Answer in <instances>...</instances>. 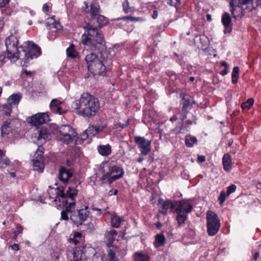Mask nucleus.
I'll use <instances>...</instances> for the list:
<instances>
[{
	"label": "nucleus",
	"instance_id": "obj_1",
	"mask_svg": "<svg viewBox=\"0 0 261 261\" xmlns=\"http://www.w3.org/2000/svg\"><path fill=\"white\" fill-rule=\"evenodd\" d=\"M48 194L49 199L53 200L52 201L62 202L66 210L70 213V219L76 226L82 225L87 219L90 214L87 206L76 211L73 210L75 205V197L77 194V190L76 189L68 187L66 193H65L62 187L51 188L48 191Z\"/></svg>",
	"mask_w": 261,
	"mask_h": 261
},
{
	"label": "nucleus",
	"instance_id": "obj_2",
	"mask_svg": "<svg viewBox=\"0 0 261 261\" xmlns=\"http://www.w3.org/2000/svg\"><path fill=\"white\" fill-rule=\"evenodd\" d=\"M93 20H96L98 24V28L93 27L90 23H87L84 27V33L81 37L82 44L90 50H102L106 48L105 41L100 29L109 23L107 17L98 14Z\"/></svg>",
	"mask_w": 261,
	"mask_h": 261
},
{
	"label": "nucleus",
	"instance_id": "obj_3",
	"mask_svg": "<svg viewBox=\"0 0 261 261\" xmlns=\"http://www.w3.org/2000/svg\"><path fill=\"white\" fill-rule=\"evenodd\" d=\"M71 108L77 114L89 118L96 115L100 106L97 98L88 93H84L79 99L72 102Z\"/></svg>",
	"mask_w": 261,
	"mask_h": 261
},
{
	"label": "nucleus",
	"instance_id": "obj_4",
	"mask_svg": "<svg viewBox=\"0 0 261 261\" xmlns=\"http://www.w3.org/2000/svg\"><path fill=\"white\" fill-rule=\"evenodd\" d=\"M261 5V0H229L230 11L234 18L242 17L246 11L250 12Z\"/></svg>",
	"mask_w": 261,
	"mask_h": 261
},
{
	"label": "nucleus",
	"instance_id": "obj_5",
	"mask_svg": "<svg viewBox=\"0 0 261 261\" xmlns=\"http://www.w3.org/2000/svg\"><path fill=\"white\" fill-rule=\"evenodd\" d=\"M96 50L100 51L101 60L95 64H92L88 67V71L93 75L105 76L107 71L110 69L112 65V59L111 56L108 51L105 50ZM93 51V50H91Z\"/></svg>",
	"mask_w": 261,
	"mask_h": 261
},
{
	"label": "nucleus",
	"instance_id": "obj_6",
	"mask_svg": "<svg viewBox=\"0 0 261 261\" xmlns=\"http://www.w3.org/2000/svg\"><path fill=\"white\" fill-rule=\"evenodd\" d=\"M5 44L8 58L15 61L21 58L22 50L18 47V39L16 36L11 35L7 38Z\"/></svg>",
	"mask_w": 261,
	"mask_h": 261
},
{
	"label": "nucleus",
	"instance_id": "obj_7",
	"mask_svg": "<svg viewBox=\"0 0 261 261\" xmlns=\"http://www.w3.org/2000/svg\"><path fill=\"white\" fill-rule=\"evenodd\" d=\"M124 174V171L121 167L116 165H110L108 171L104 172L100 180L102 184H112L114 181L122 178Z\"/></svg>",
	"mask_w": 261,
	"mask_h": 261
},
{
	"label": "nucleus",
	"instance_id": "obj_8",
	"mask_svg": "<svg viewBox=\"0 0 261 261\" xmlns=\"http://www.w3.org/2000/svg\"><path fill=\"white\" fill-rule=\"evenodd\" d=\"M19 48L22 50L21 57H23L24 61L36 58L41 54V48L31 41L24 42Z\"/></svg>",
	"mask_w": 261,
	"mask_h": 261
},
{
	"label": "nucleus",
	"instance_id": "obj_9",
	"mask_svg": "<svg viewBox=\"0 0 261 261\" xmlns=\"http://www.w3.org/2000/svg\"><path fill=\"white\" fill-rule=\"evenodd\" d=\"M207 233L209 236L216 235L220 227L221 223L217 215L212 211H208L206 216Z\"/></svg>",
	"mask_w": 261,
	"mask_h": 261
},
{
	"label": "nucleus",
	"instance_id": "obj_10",
	"mask_svg": "<svg viewBox=\"0 0 261 261\" xmlns=\"http://www.w3.org/2000/svg\"><path fill=\"white\" fill-rule=\"evenodd\" d=\"M58 140L65 144L73 142L77 135L75 129L69 125H62L58 128Z\"/></svg>",
	"mask_w": 261,
	"mask_h": 261
},
{
	"label": "nucleus",
	"instance_id": "obj_11",
	"mask_svg": "<svg viewBox=\"0 0 261 261\" xmlns=\"http://www.w3.org/2000/svg\"><path fill=\"white\" fill-rule=\"evenodd\" d=\"M135 143L143 155H146L151 151V141L144 137L136 136L134 138Z\"/></svg>",
	"mask_w": 261,
	"mask_h": 261
},
{
	"label": "nucleus",
	"instance_id": "obj_12",
	"mask_svg": "<svg viewBox=\"0 0 261 261\" xmlns=\"http://www.w3.org/2000/svg\"><path fill=\"white\" fill-rule=\"evenodd\" d=\"M49 120L47 113H38L30 118V123L34 125L38 126Z\"/></svg>",
	"mask_w": 261,
	"mask_h": 261
},
{
	"label": "nucleus",
	"instance_id": "obj_13",
	"mask_svg": "<svg viewBox=\"0 0 261 261\" xmlns=\"http://www.w3.org/2000/svg\"><path fill=\"white\" fill-rule=\"evenodd\" d=\"M85 5V8H84V11L90 14L91 19H93L95 16L98 15L100 13V7L98 2L96 1H93L90 5V9L88 10V5L84 2Z\"/></svg>",
	"mask_w": 261,
	"mask_h": 261
},
{
	"label": "nucleus",
	"instance_id": "obj_14",
	"mask_svg": "<svg viewBox=\"0 0 261 261\" xmlns=\"http://www.w3.org/2000/svg\"><path fill=\"white\" fill-rule=\"evenodd\" d=\"M17 122V121L16 120L5 121L1 127L2 136L4 137L13 133V132L15 130V124Z\"/></svg>",
	"mask_w": 261,
	"mask_h": 261
},
{
	"label": "nucleus",
	"instance_id": "obj_15",
	"mask_svg": "<svg viewBox=\"0 0 261 261\" xmlns=\"http://www.w3.org/2000/svg\"><path fill=\"white\" fill-rule=\"evenodd\" d=\"M35 133L36 137L41 143H45L51 139V135L46 128H37Z\"/></svg>",
	"mask_w": 261,
	"mask_h": 261
},
{
	"label": "nucleus",
	"instance_id": "obj_16",
	"mask_svg": "<svg viewBox=\"0 0 261 261\" xmlns=\"http://www.w3.org/2000/svg\"><path fill=\"white\" fill-rule=\"evenodd\" d=\"M88 49H84L83 53L86 55L85 61L87 65V68L90 67L91 65L95 64L101 60L100 52L99 53V57L93 52L88 53Z\"/></svg>",
	"mask_w": 261,
	"mask_h": 261
},
{
	"label": "nucleus",
	"instance_id": "obj_17",
	"mask_svg": "<svg viewBox=\"0 0 261 261\" xmlns=\"http://www.w3.org/2000/svg\"><path fill=\"white\" fill-rule=\"evenodd\" d=\"M159 212L164 215H167L169 208L173 210L175 205L171 200H164L160 199L159 201Z\"/></svg>",
	"mask_w": 261,
	"mask_h": 261
},
{
	"label": "nucleus",
	"instance_id": "obj_18",
	"mask_svg": "<svg viewBox=\"0 0 261 261\" xmlns=\"http://www.w3.org/2000/svg\"><path fill=\"white\" fill-rule=\"evenodd\" d=\"M193 208L192 205L188 201L181 200L178 202L175 208L176 213H184L185 214L190 213Z\"/></svg>",
	"mask_w": 261,
	"mask_h": 261
},
{
	"label": "nucleus",
	"instance_id": "obj_19",
	"mask_svg": "<svg viewBox=\"0 0 261 261\" xmlns=\"http://www.w3.org/2000/svg\"><path fill=\"white\" fill-rule=\"evenodd\" d=\"M221 21L225 29L224 33H226V32L230 33L232 29L231 19L230 14L227 12H225L222 16Z\"/></svg>",
	"mask_w": 261,
	"mask_h": 261
},
{
	"label": "nucleus",
	"instance_id": "obj_20",
	"mask_svg": "<svg viewBox=\"0 0 261 261\" xmlns=\"http://www.w3.org/2000/svg\"><path fill=\"white\" fill-rule=\"evenodd\" d=\"M61 104L62 102L58 99H53L51 101L49 105L51 111L54 113L59 114L60 115L65 113V112L63 111L61 108L60 107V105Z\"/></svg>",
	"mask_w": 261,
	"mask_h": 261
},
{
	"label": "nucleus",
	"instance_id": "obj_21",
	"mask_svg": "<svg viewBox=\"0 0 261 261\" xmlns=\"http://www.w3.org/2000/svg\"><path fill=\"white\" fill-rule=\"evenodd\" d=\"M72 175V173L70 170H67L66 168L64 167H61L60 168L59 178L60 180L66 182Z\"/></svg>",
	"mask_w": 261,
	"mask_h": 261
},
{
	"label": "nucleus",
	"instance_id": "obj_22",
	"mask_svg": "<svg viewBox=\"0 0 261 261\" xmlns=\"http://www.w3.org/2000/svg\"><path fill=\"white\" fill-rule=\"evenodd\" d=\"M222 164L223 169L225 171L229 172L231 169L232 163L230 155L228 153H225L222 158Z\"/></svg>",
	"mask_w": 261,
	"mask_h": 261
},
{
	"label": "nucleus",
	"instance_id": "obj_23",
	"mask_svg": "<svg viewBox=\"0 0 261 261\" xmlns=\"http://www.w3.org/2000/svg\"><path fill=\"white\" fill-rule=\"evenodd\" d=\"M97 150L99 153L102 156H108L112 152L111 146L109 144L98 146Z\"/></svg>",
	"mask_w": 261,
	"mask_h": 261
},
{
	"label": "nucleus",
	"instance_id": "obj_24",
	"mask_svg": "<svg viewBox=\"0 0 261 261\" xmlns=\"http://www.w3.org/2000/svg\"><path fill=\"white\" fill-rule=\"evenodd\" d=\"M134 261H149L150 257L147 253L142 251L136 252L133 255Z\"/></svg>",
	"mask_w": 261,
	"mask_h": 261
},
{
	"label": "nucleus",
	"instance_id": "obj_25",
	"mask_svg": "<svg viewBox=\"0 0 261 261\" xmlns=\"http://www.w3.org/2000/svg\"><path fill=\"white\" fill-rule=\"evenodd\" d=\"M165 237L162 233L157 234L155 236V240L153 243L154 246L155 248H159L162 246L165 242Z\"/></svg>",
	"mask_w": 261,
	"mask_h": 261
},
{
	"label": "nucleus",
	"instance_id": "obj_26",
	"mask_svg": "<svg viewBox=\"0 0 261 261\" xmlns=\"http://www.w3.org/2000/svg\"><path fill=\"white\" fill-rule=\"evenodd\" d=\"M32 165L34 167V170L39 171V172H43L44 165L43 162V160H35L33 159L32 160Z\"/></svg>",
	"mask_w": 261,
	"mask_h": 261
},
{
	"label": "nucleus",
	"instance_id": "obj_27",
	"mask_svg": "<svg viewBox=\"0 0 261 261\" xmlns=\"http://www.w3.org/2000/svg\"><path fill=\"white\" fill-rule=\"evenodd\" d=\"M21 98V95L20 94H13L8 99L7 101L9 105H18Z\"/></svg>",
	"mask_w": 261,
	"mask_h": 261
},
{
	"label": "nucleus",
	"instance_id": "obj_28",
	"mask_svg": "<svg viewBox=\"0 0 261 261\" xmlns=\"http://www.w3.org/2000/svg\"><path fill=\"white\" fill-rule=\"evenodd\" d=\"M73 258L71 261H82L83 252L80 248L75 247L71 251Z\"/></svg>",
	"mask_w": 261,
	"mask_h": 261
},
{
	"label": "nucleus",
	"instance_id": "obj_29",
	"mask_svg": "<svg viewBox=\"0 0 261 261\" xmlns=\"http://www.w3.org/2000/svg\"><path fill=\"white\" fill-rule=\"evenodd\" d=\"M122 219L116 214L113 213L111 215V225L113 227L118 228L120 226Z\"/></svg>",
	"mask_w": 261,
	"mask_h": 261
},
{
	"label": "nucleus",
	"instance_id": "obj_30",
	"mask_svg": "<svg viewBox=\"0 0 261 261\" xmlns=\"http://www.w3.org/2000/svg\"><path fill=\"white\" fill-rule=\"evenodd\" d=\"M101 129L100 126H89L87 129H86L85 130L87 132L88 134L89 135L90 138L92 137L95 136L96 134L100 131H101Z\"/></svg>",
	"mask_w": 261,
	"mask_h": 261
},
{
	"label": "nucleus",
	"instance_id": "obj_31",
	"mask_svg": "<svg viewBox=\"0 0 261 261\" xmlns=\"http://www.w3.org/2000/svg\"><path fill=\"white\" fill-rule=\"evenodd\" d=\"M66 54L68 57L74 59L78 56V53L75 49L74 46L72 44L66 49Z\"/></svg>",
	"mask_w": 261,
	"mask_h": 261
},
{
	"label": "nucleus",
	"instance_id": "obj_32",
	"mask_svg": "<svg viewBox=\"0 0 261 261\" xmlns=\"http://www.w3.org/2000/svg\"><path fill=\"white\" fill-rule=\"evenodd\" d=\"M89 138H90L89 135L88 134L87 132L85 130L80 135V136L79 137L76 139L75 141V144L77 145L82 144L84 143V141L86 140Z\"/></svg>",
	"mask_w": 261,
	"mask_h": 261
},
{
	"label": "nucleus",
	"instance_id": "obj_33",
	"mask_svg": "<svg viewBox=\"0 0 261 261\" xmlns=\"http://www.w3.org/2000/svg\"><path fill=\"white\" fill-rule=\"evenodd\" d=\"M240 69L239 67H234L231 73V82L233 84H236L239 78Z\"/></svg>",
	"mask_w": 261,
	"mask_h": 261
},
{
	"label": "nucleus",
	"instance_id": "obj_34",
	"mask_svg": "<svg viewBox=\"0 0 261 261\" xmlns=\"http://www.w3.org/2000/svg\"><path fill=\"white\" fill-rule=\"evenodd\" d=\"M177 215L176 220L177 221L179 226L185 223L186 220L187 219L188 216L187 214L180 213H176Z\"/></svg>",
	"mask_w": 261,
	"mask_h": 261
},
{
	"label": "nucleus",
	"instance_id": "obj_35",
	"mask_svg": "<svg viewBox=\"0 0 261 261\" xmlns=\"http://www.w3.org/2000/svg\"><path fill=\"white\" fill-rule=\"evenodd\" d=\"M43 155V147L42 146H38V149H37V150L36 151V152L34 154L33 159L42 160H43L42 159Z\"/></svg>",
	"mask_w": 261,
	"mask_h": 261
},
{
	"label": "nucleus",
	"instance_id": "obj_36",
	"mask_svg": "<svg viewBox=\"0 0 261 261\" xmlns=\"http://www.w3.org/2000/svg\"><path fill=\"white\" fill-rule=\"evenodd\" d=\"M107 260L108 261H118V258L116 256V252L115 251L111 249H109L108 250L107 254Z\"/></svg>",
	"mask_w": 261,
	"mask_h": 261
},
{
	"label": "nucleus",
	"instance_id": "obj_37",
	"mask_svg": "<svg viewBox=\"0 0 261 261\" xmlns=\"http://www.w3.org/2000/svg\"><path fill=\"white\" fill-rule=\"evenodd\" d=\"M197 142V139L194 137H186L185 139V144L187 147H192L194 143Z\"/></svg>",
	"mask_w": 261,
	"mask_h": 261
},
{
	"label": "nucleus",
	"instance_id": "obj_38",
	"mask_svg": "<svg viewBox=\"0 0 261 261\" xmlns=\"http://www.w3.org/2000/svg\"><path fill=\"white\" fill-rule=\"evenodd\" d=\"M114 240V237L109 236L105 233V242L106 243L107 246L109 247H112L113 246Z\"/></svg>",
	"mask_w": 261,
	"mask_h": 261
},
{
	"label": "nucleus",
	"instance_id": "obj_39",
	"mask_svg": "<svg viewBox=\"0 0 261 261\" xmlns=\"http://www.w3.org/2000/svg\"><path fill=\"white\" fill-rule=\"evenodd\" d=\"M5 155H1L0 154V168H4L6 166L10 165L11 162L8 158H4Z\"/></svg>",
	"mask_w": 261,
	"mask_h": 261
},
{
	"label": "nucleus",
	"instance_id": "obj_40",
	"mask_svg": "<svg viewBox=\"0 0 261 261\" xmlns=\"http://www.w3.org/2000/svg\"><path fill=\"white\" fill-rule=\"evenodd\" d=\"M254 100L253 98H249L246 101L243 102L241 104V108L242 109H249L253 105Z\"/></svg>",
	"mask_w": 261,
	"mask_h": 261
},
{
	"label": "nucleus",
	"instance_id": "obj_41",
	"mask_svg": "<svg viewBox=\"0 0 261 261\" xmlns=\"http://www.w3.org/2000/svg\"><path fill=\"white\" fill-rule=\"evenodd\" d=\"M228 196H229V195H227V193H225L224 191H222L221 192L220 196L218 197V200L221 205L223 204L226 198Z\"/></svg>",
	"mask_w": 261,
	"mask_h": 261
},
{
	"label": "nucleus",
	"instance_id": "obj_42",
	"mask_svg": "<svg viewBox=\"0 0 261 261\" xmlns=\"http://www.w3.org/2000/svg\"><path fill=\"white\" fill-rule=\"evenodd\" d=\"M22 230H23L22 226L21 225L17 224L16 225V230H14L13 232L14 236L15 238H16L19 234H20L22 232Z\"/></svg>",
	"mask_w": 261,
	"mask_h": 261
},
{
	"label": "nucleus",
	"instance_id": "obj_43",
	"mask_svg": "<svg viewBox=\"0 0 261 261\" xmlns=\"http://www.w3.org/2000/svg\"><path fill=\"white\" fill-rule=\"evenodd\" d=\"M183 124L181 123L179 126H176L174 129L171 130L174 134L177 135L182 133Z\"/></svg>",
	"mask_w": 261,
	"mask_h": 261
},
{
	"label": "nucleus",
	"instance_id": "obj_44",
	"mask_svg": "<svg viewBox=\"0 0 261 261\" xmlns=\"http://www.w3.org/2000/svg\"><path fill=\"white\" fill-rule=\"evenodd\" d=\"M68 213H69V212L66 210V208L64 211H62L61 213L60 220H66V221L68 220L69 217L68 215Z\"/></svg>",
	"mask_w": 261,
	"mask_h": 261
},
{
	"label": "nucleus",
	"instance_id": "obj_45",
	"mask_svg": "<svg viewBox=\"0 0 261 261\" xmlns=\"http://www.w3.org/2000/svg\"><path fill=\"white\" fill-rule=\"evenodd\" d=\"M237 187L235 185H231L227 188V195H229L234 192L236 190Z\"/></svg>",
	"mask_w": 261,
	"mask_h": 261
},
{
	"label": "nucleus",
	"instance_id": "obj_46",
	"mask_svg": "<svg viewBox=\"0 0 261 261\" xmlns=\"http://www.w3.org/2000/svg\"><path fill=\"white\" fill-rule=\"evenodd\" d=\"M167 3L171 6L176 7L180 4V0H166Z\"/></svg>",
	"mask_w": 261,
	"mask_h": 261
},
{
	"label": "nucleus",
	"instance_id": "obj_47",
	"mask_svg": "<svg viewBox=\"0 0 261 261\" xmlns=\"http://www.w3.org/2000/svg\"><path fill=\"white\" fill-rule=\"evenodd\" d=\"M123 11L125 13H128L130 11V8L129 7V4L127 0L123 3L122 4Z\"/></svg>",
	"mask_w": 261,
	"mask_h": 261
},
{
	"label": "nucleus",
	"instance_id": "obj_48",
	"mask_svg": "<svg viewBox=\"0 0 261 261\" xmlns=\"http://www.w3.org/2000/svg\"><path fill=\"white\" fill-rule=\"evenodd\" d=\"M183 100L184 101L183 102L182 109L186 111L191 104L190 100L189 99L186 98H184Z\"/></svg>",
	"mask_w": 261,
	"mask_h": 261
},
{
	"label": "nucleus",
	"instance_id": "obj_49",
	"mask_svg": "<svg viewBox=\"0 0 261 261\" xmlns=\"http://www.w3.org/2000/svg\"><path fill=\"white\" fill-rule=\"evenodd\" d=\"M85 229L87 230L92 231L94 229V225L92 223H89L88 224L84 225Z\"/></svg>",
	"mask_w": 261,
	"mask_h": 261
},
{
	"label": "nucleus",
	"instance_id": "obj_50",
	"mask_svg": "<svg viewBox=\"0 0 261 261\" xmlns=\"http://www.w3.org/2000/svg\"><path fill=\"white\" fill-rule=\"evenodd\" d=\"M8 248L14 251H17L19 249V246L18 244L14 243L13 245L9 246Z\"/></svg>",
	"mask_w": 261,
	"mask_h": 261
},
{
	"label": "nucleus",
	"instance_id": "obj_51",
	"mask_svg": "<svg viewBox=\"0 0 261 261\" xmlns=\"http://www.w3.org/2000/svg\"><path fill=\"white\" fill-rule=\"evenodd\" d=\"M7 59H9V58L7 57V51L5 53L0 54V62L4 63L6 62ZM10 60L11 59H10Z\"/></svg>",
	"mask_w": 261,
	"mask_h": 261
},
{
	"label": "nucleus",
	"instance_id": "obj_52",
	"mask_svg": "<svg viewBox=\"0 0 261 261\" xmlns=\"http://www.w3.org/2000/svg\"><path fill=\"white\" fill-rule=\"evenodd\" d=\"M106 234H107L109 236H113L115 237L117 234V231L114 229H112L109 231L106 232Z\"/></svg>",
	"mask_w": 261,
	"mask_h": 261
},
{
	"label": "nucleus",
	"instance_id": "obj_53",
	"mask_svg": "<svg viewBox=\"0 0 261 261\" xmlns=\"http://www.w3.org/2000/svg\"><path fill=\"white\" fill-rule=\"evenodd\" d=\"M10 0H0V8L5 7L9 4Z\"/></svg>",
	"mask_w": 261,
	"mask_h": 261
},
{
	"label": "nucleus",
	"instance_id": "obj_54",
	"mask_svg": "<svg viewBox=\"0 0 261 261\" xmlns=\"http://www.w3.org/2000/svg\"><path fill=\"white\" fill-rule=\"evenodd\" d=\"M126 18L127 19H129L132 21H139L141 19H142V18L141 17H133V16H126Z\"/></svg>",
	"mask_w": 261,
	"mask_h": 261
},
{
	"label": "nucleus",
	"instance_id": "obj_55",
	"mask_svg": "<svg viewBox=\"0 0 261 261\" xmlns=\"http://www.w3.org/2000/svg\"><path fill=\"white\" fill-rule=\"evenodd\" d=\"M61 25L59 24V23L55 22L54 24H53V25L51 26L50 29H56V31L59 30L61 29Z\"/></svg>",
	"mask_w": 261,
	"mask_h": 261
},
{
	"label": "nucleus",
	"instance_id": "obj_56",
	"mask_svg": "<svg viewBox=\"0 0 261 261\" xmlns=\"http://www.w3.org/2000/svg\"><path fill=\"white\" fill-rule=\"evenodd\" d=\"M69 241L70 243H74L75 245H77L79 242V241L77 239V238H72L69 239Z\"/></svg>",
	"mask_w": 261,
	"mask_h": 261
},
{
	"label": "nucleus",
	"instance_id": "obj_57",
	"mask_svg": "<svg viewBox=\"0 0 261 261\" xmlns=\"http://www.w3.org/2000/svg\"><path fill=\"white\" fill-rule=\"evenodd\" d=\"M129 119H127L125 124H122L121 123H119V126L122 128L126 127L129 124Z\"/></svg>",
	"mask_w": 261,
	"mask_h": 261
},
{
	"label": "nucleus",
	"instance_id": "obj_58",
	"mask_svg": "<svg viewBox=\"0 0 261 261\" xmlns=\"http://www.w3.org/2000/svg\"><path fill=\"white\" fill-rule=\"evenodd\" d=\"M198 161L199 162L203 163L205 161V157L203 155H198Z\"/></svg>",
	"mask_w": 261,
	"mask_h": 261
},
{
	"label": "nucleus",
	"instance_id": "obj_59",
	"mask_svg": "<svg viewBox=\"0 0 261 261\" xmlns=\"http://www.w3.org/2000/svg\"><path fill=\"white\" fill-rule=\"evenodd\" d=\"M73 238H82V233L80 232H75L74 233Z\"/></svg>",
	"mask_w": 261,
	"mask_h": 261
},
{
	"label": "nucleus",
	"instance_id": "obj_60",
	"mask_svg": "<svg viewBox=\"0 0 261 261\" xmlns=\"http://www.w3.org/2000/svg\"><path fill=\"white\" fill-rule=\"evenodd\" d=\"M42 9L43 11L48 12L49 11V6L47 4H44L43 5Z\"/></svg>",
	"mask_w": 261,
	"mask_h": 261
},
{
	"label": "nucleus",
	"instance_id": "obj_61",
	"mask_svg": "<svg viewBox=\"0 0 261 261\" xmlns=\"http://www.w3.org/2000/svg\"><path fill=\"white\" fill-rule=\"evenodd\" d=\"M158 15V11L156 10H154L153 11V14L152 15V18L153 19H155L157 18Z\"/></svg>",
	"mask_w": 261,
	"mask_h": 261
},
{
	"label": "nucleus",
	"instance_id": "obj_62",
	"mask_svg": "<svg viewBox=\"0 0 261 261\" xmlns=\"http://www.w3.org/2000/svg\"><path fill=\"white\" fill-rule=\"evenodd\" d=\"M118 191L117 190H115L114 192H113L112 190H111L109 191V194H110V195H115L117 194Z\"/></svg>",
	"mask_w": 261,
	"mask_h": 261
},
{
	"label": "nucleus",
	"instance_id": "obj_63",
	"mask_svg": "<svg viewBox=\"0 0 261 261\" xmlns=\"http://www.w3.org/2000/svg\"><path fill=\"white\" fill-rule=\"evenodd\" d=\"M258 256H259V253L258 252H256L254 255V256H253V259L254 260H256L257 259V258H258Z\"/></svg>",
	"mask_w": 261,
	"mask_h": 261
},
{
	"label": "nucleus",
	"instance_id": "obj_64",
	"mask_svg": "<svg viewBox=\"0 0 261 261\" xmlns=\"http://www.w3.org/2000/svg\"><path fill=\"white\" fill-rule=\"evenodd\" d=\"M228 71L226 68H225L224 70H223L221 74L223 75H225L228 73Z\"/></svg>",
	"mask_w": 261,
	"mask_h": 261
}]
</instances>
